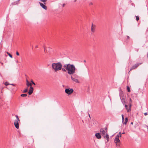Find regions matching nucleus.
<instances>
[{
    "label": "nucleus",
    "mask_w": 148,
    "mask_h": 148,
    "mask_svg": "<svg viewBox=\"0 0 148 148\" xmlns=\"http://www.w3.org/2000/svg\"><path fill=\"white\" fill-rule=\"evenodd\" d=\"M16 119L14 121V124L16 128L17 129H18L19 127L18 122L19 121V119L17 115H16Z\"/></svg>",
    "instance_id": "4"
},
{
    "label": "nucleus",
    "mask_w": 148,
    "mask_h": 148,
    "mask_svg": "<svg viewBox=\"0 0 148 148\" xmlns=\"http://www.w3.org/2000/svg\"><path fill=\"white\" fill-rule=\"evenodd\" d=\"M7 53L8 55V56L11 58H12V56L10 53L8 52H7Z\"/></svg>",
    "instance_id": "18"
},
{
    "label": "nucleus",
    "mask_w": 148,
    "mask_h": 148,
    "mask_svg": "<svg viewBox=\"0 0 148 148\" xmlns=\"http://www.w3.org/2000/svg\"><path fill=\"white\" fill-rule=\"evenodd\" d=\"M127 38L128 39H129L130 38V37L129 36H127Z\"/></svg>",
    "instance_id": "33"
},
{
    "label": "nucleus",
    "mask_w": 148,
    "mask_h": 148,
    "mask_svg": "<svg viewBox=\"0 0 148 148\" xmlns=\"http://www.w3.org/2000/svg\"><path fill=\"white\" fill-rule=\"evenodd\" d=\"M31 82L32 83H31L32 84H33L34 85H35V84L33 82V81H31Z\"/></svg>",
    "instance_id": "26"
},
{
    "label": "nucleus",
    "mask_w": 148,
    "mask_h": 148,
    "mask_svg": "<svg viewBox=\"0 0 148 148\" xmlns=\"http://www.w3.org/2000/svg\"><path fill=\"white\" fill-rule=\"evenodd\" d=\"M107 131H105L103 129H101L100 130V132L101 134L103 136L105 139H106L107 141L106 143H107L109 141V136L107 133Z\"/></svg>",
    "instance_id": "3"
},
{
    "label": "nucleus",
    "mask_w": 148,
    "mask_h": 148,
    "mask_svg": "<svg viewBox=\"0 0 148 148\" xmlns=\"http://www.w3.org/2000/svg\"><path fill=\"white\" fill-rule=\"evenodd\" d=\"M27 96V95L26 94H22L21 95V96L22 97H26Z\"/></svg>",
    "instance_id": "19"
},
{
    "label": "nucleus",
    "mask_w": 148,
    "mask_h": 148,
    "mask_svg": "<svg viewBox=\"0 0 148 148\" xmlns=\"http://www.w3.org/2000/svg\"><path fill=\"white\" fill-rule=\"evenodd\" d=\"M133 124V123L132 122L131 123V124Z\"/></svg>",
    "instance_id": "40"
},
{
    "label": "nucleus",
    "mask_w": 148,
    "mask_h": 148,
    "mask_svg": "<svg viewBox=\"0 0 148 148\" xmlns=\"http://www.w3.org/2000/svg\"><path fill=\"white\" fill-rule=\"evenodd\" d=\"M16 55L17 56H19V54L18 51H16Z\"/></svg>",
    "instance_id": "28"
},
{
    "label": "nucleus",
    "mask_w": 148,
    "mask_h": 148,
    "mask_svg": "<svg viewBox=\"0 0 148 148\" xmlns=\"http://www.w3.org/2000/svg\"><path fill=\"white\" fill-rule=\"evenodd\" d=\"M15 62L16 63H18V61L17 60H15Z\"/></svg>",
    "instance_id": "32"
},
{
    "label": "nucleus",
    "mask_w": 148,
    "mask_h": 148,
    "mask_svg": "<svg viewBox=\"0 0 148 148\" xmlns=\"http://www.w3.org/2000/svg\"><path fill=\"white\" fill-rule=\"evenodd\" d=\"M28 89L27 88H26L24 90L23 92V93H25L27 92V91Z\"/></svg>",
    "instance_id": "21"
},
{
    "label": "nucleus",
    "mask_w": 148,
    "mask_h": 148,
    "mask_svg": "<svg viewBox=\"0 0 148 148\" xmlns=\"http://www.w3.org/2000/svg\"><path fill=\"white\" fill-rule=\"evenodd\" d=\"M141 64V63H137L133 65L131 68L130 71L136 68Z\"/></svg>",
    "instance_id": "7"
},
{
    "label": "nucleus",
    "mask_w": 148,
    "mask_h": 148,
    "mask_svg": "<svg viewBox=\"0 0 148 148\" xmlns=\"http://www.w3.org/2000/svg\"><path fill=\"white\" fill-rule=\"evenodd\" d=\"M144 114L145 116H146L147 114V112H145V113H144Z\"/></svg>",
    "instance_id": "30"
},
{
    "label": "nucleus",
    "mask_w": 148,
    "mask_h": 148,
    "mask_svg": "<svg viewBox=\"0 0 148 148\" xmlns=\"http://www.w3.org/2000/svg\"><path fill=\"white\" fill-rule=\"evenodd\" d=\"M65 4H64V3L63 4H62V6H63V7H64L65 6Z\"/></svg>",
    "instance_id": "34"
},
{
    "label": "nucleus",
    "mask_w": 148,
    "mask_h": 148,
    "mask_svg": "<svg viewBox=\"0 0 148 148\" xmlns=\"http://www.w3.org/2000/svg\"><path fill=\"white\" fill-rule=\"evenodd\" d=\"M71 79L74 82L76 83H79V82L78 80L77 79L74 78L72 76H71Z\"/></svg>",
    "instance_id": "14"
},
{
    "label": "nucleus",
    "mask_w": 148,
    "mask_h": 148,
    "mask_svg": "<svg viewBox=\"0 0 148 148\" xmlns=\"http://www.w3.org/2000/svg\"><path fill=\"white\" fill-rule=\"evenodd\" d=\"M38 47V46L37 45H36L35 46V48H37Z\"/></svg>",
    "instance_id": "36"
},
{
    "label": "nucleus",
    "mask_w": 148,
    "mask_h": 148,
    "mask_svg": "<svg viewBox=\"0 0 148 148\" xmlns=\"http://www.w3.org/2000/svg\"><path fill=\"white\" fill-rule=\"evenodd\" d=\"M95 28L96 25H93V23H92L91 28V31L92 32L94 33L95 32Z\"/></svg>",
    "instance_id": "8"
},
{
    "label": "nucleus",
    "mask_w": 148,
    "mask_h": 148,
    "mask_svg": "<svg viewBox=\"0 0 148 148\" xmlns=\"http://www.w3.org/2000/svg\"><path fill=\"white\" fill-rule=\"evenodd\" d=\"M125 106L127 110V112H129L131 110L130 107H129L126 104L125 105Z\"/></svg>",
    "instance_id": "13"
},
{
    "label": "nucleus",
    "mask_w": 148,
    "mask_h": 148,
    "mask_svg": "<svg viewBox=\"0 0 148 148\" xmlns=\"http://www.w3.org/2000/svg\"><path fill=\"white\" fill-rule=\"evenodd\" d=\"M89 5H93V3L92 2H90L89 3Z\"/></svg>",
    "instance_id": "27"
},
{
    "label": "nucleus",
    "mask_w": 148,
    "mask_h": 148,
    "mask_svg": "<svg viewBox=\"0 0 148 148\" xmlns=\"http://www.w3.org/2000/svg\"><path fill=\"white\" fill-rule=\"evenodd\" d=\"M136 20L137 21H138V20H139V17L138 16H136Z\"/></svg>",
    "instance_id": "23"
},
{
    "label": "nucleus",
    "mask_w": 148,
    "mask_h": 148,
    "mask_svg": "<svg viewBox=\"0 0 148 148\" xmlns=\"http://www.w3.org/2000/svg\"><path fill=\"white\" fill-rule=\"evenodd\" d=\"M10 84H8V82H6L5 84V86H8L9 85H10Z\"/></svg>",
    "instance_id": "24"
},
{
    "label": "nucleus",
    "mask_w": 148,
    "mask_h": 148,
    "mask_svg": "<svg viewBox=\"0 0 148 148\" xmlns=\"http://www.w3.org/2000/svg\"><path fill=\"white\" fill-rule=\"evenodd\" d=\"M95 136L98 139H100L101 138V136L100 133H97L95 134Z\"/></svg>",
    "instance_id": "12"
},
{
    "label": "nucleus",
    "mask_w": 148,
    "mask_h": 148,
    "mask_svg": "<svg viewBox=\"0 0 148 148\" xmlns=\"http://www.w3.org/2000/svg\"><path fill=\"white\" fill-rule=\"evenodd\" d=\"M17 3V2H15L14 3V5H16Z\"/></svg>",
    "instance_id": "31"
},
{
    "label": "nucleus",
    "mask_w": 148,
    "mask_h": 148,
    "mask_svg": "<svg viewBox=\"0 0 148 148\" xmlns=\"http://www.w3.org/2000/svg\"><path fill=\"white\" fill-rule=\"evenodd\" d=\"M33 91V88L32 86H30V89L29 91L28 92V93L29 95L32 94Z\"/></svg>",
    "instance_id": "11"
},
{
    "label": "nucleus",
    "mask_w": 148,
    "mask_h": 148,
    "mask_svg": "<svg viewBox=\"0 0 148 148\" xmlns=\"http://www.w3.org/2000/svg\"><path fill=\"white\" fill-rule=\"evenodd\" d=\"M119 134L120 135V137H121V132H119Z\"/></svg>",
    "instance_id": "29"
},
{
    "label": "nucleus",
    "mask_w": 148,
    "mask_h": 148,
    "mask_svg": "<svg viewBox=\"0 0 148 148\" xmlns=\"http://www.w3.org/2000/svg\"><path fill=\"white\" fill-rule=\"evenodd\" d=\"M39 3L40 4V6L44 9L45 10H46L47 9V7L45 5L43 4L42 3H41L40 2H39Z\"/></svg>",
    "instance_id": "10"
},
{
    "label": "nucleus",
    "mask_w": 148,
    "mask_h": 148,
    "mask_svg": "<svg viewBox=\"0 0 148 148\" xmlns=\"http://www.w3.org/2000/svg\"><path fill=\"white\" fill-rule=\"evenodd\" d=\"M64 68H63L62 71L66 72L67 71L68 73L70 75H73L75 72L76 68L75 66L73 64H65L63 66Z\"/></svg>",
    "instance_id": "1"
},
{
    "label": "nucleus",
    "mask_w": 148,
    "mask_h": 148,
    "mask_svg": "<svg viewBox=\"0 0 148 148\" xmlns=\"http://www.w3.org/2000/svg\"><path fill=\"white\" fill-rule=\"evenodd\" d=\"M73 91V90L72 89L66 88L65 89V92L68 94H71Z\"/></svg>",
    "instance_id": "5"
},
{
    "label": "nucleus",
    "mask_w": 148,
    "mask_h": 148,
    "mask_svg": "<svg viewBox=\"0 0 148 148\" xmlns=\"http://www.w3.org/2000/svg\"><path fill=\"white\" fill-rule=\"evenodd\" d=\"M10 85H13L14 86H15V85L13 84H10Z\"/></svg>",
    "instance_id": "35"
},
{
    "label": "nucleus",
    "mask_w": 148,
    "mask_h": 148,
    "mask_svg": "<svg viewBox=\"0 0 148 148\" xmlns=\"http://www.w3.org/2000/svg\"><path fill=\"white\" fill-rule=\"evenodd\" d=\"M76 1H77V0H74V2H76Z\"/></svg>",
    "instance_id": "41"
},
{
    "label": "nucleus",
    "mask_w": 148,
    "mask_h": 148,
    "mask_svg": "<svg viewBox=\"0 0 148 148\" xmlns=\"http://www.w3.org/2000/svg\"><path fill=\"white\" fill-rule=\"evenodd\" d=\"M26 85L28 87L29 86H32V84L31 83H30L27 79L26 80Z\"/></svg>",
    "instance_id": "15"
},
{
    "label": "nucleus",
    "mask_w": 148,
    "mask_h": 148,
    "mask_svg": "<svg viewBox=\"0 0 148 148\" xmlns=\"http://www.w3.org/2000/svg\"><path fill=\"white\" fill-rule=\"evenodd\" d=\"M125 134V132H124L122 133V134Z\"/></svg>",
    "instance_id": "42"
},
{
    "label": "nucleus",
    "mask_w": 148,
    "mask_h": 148,
    "mask_svg": "<svg viewBox=\"0 0 148 148\" xmlns=\"http://www.w3.org/2000/svg\"><path fill=\"white\" fill-rule=\"evenodd\" d=\"M125 121L123 123V124H124L125 125H126L127 124V122L128 121V119L127 117H126L125 118Z\"/></svg>",
    "instance_id": "16"
},
{
    "label": "nucleus",
    "mask_w": 148,
    "mask_h": 148,
    "mask_svg": "<svg viewBox=\"0 0 148 148\" xmlns=\"http://www.w3.org/2000/svg\"><path fill=\"white\" fill-rule=\"evenodd\" d=\"M0 63L2 65H3V63L2 62H0Z\"/></svg>",
    "instance_id": "39"
},
{
    "label": "nucleus",
    "mask_w": 148,
    "mask_h": 148,
    "mask_svg": "<svg viewBox=\"0 0 148 148\" xmlns=\"http://www.w3.org/2000/svg\"><path fill=\"white\" fill-rule=\"evenodd\" d=\"M47 0H40V1H41L43 2H44V4H45V2L47 1Z\"/></svg>",
    "instance_id": "22"
},
{
    "label": "nucleus",
    "mask_w": 148,
    "mask_h": 148,
    "mask_svg": "<svg viewBox=\"0 0 148 148\" xmlns=\"http://www.w3.org/2000/svg\"><path fill=\"white\" fill-rule=\"evenodd\" d=\"M114 142L116 144L117 146H120V141L119 138H115L114 140Z\"/></svg>",
    "instance_id": "6"
},
{
    "label": "nucleus",
    "mask_w": 148,
    "mask_h": 148,
    "mask_svg": "<svg viewBox=\"0 0 148 148\" xmlns=\"http://www.w3.org/2000/svg\"><path fill=\"white\" fill-rule=\"evenodd\" d=\"M119 137H120V135H119V134L118 135H117L116 136V137L115 138H119Z\"/></svg>",
    "instance_id": "25"
},
{
    "label": "nucleus",
    "mask_w": 148,
    "mask_h": 148,
    "mask_svg": "<svg viewBox=\"0 0 148 148\" xmlns=\"http://www.w3.org/2000/svg\"><path fill=\"white\" fill-rule=\"evenodd\" d=\"M121 116H122V122L123 123V122H124V116L123 114H122Z\"/></svg>",
    "instance_id": "20"
},
{
    "label": "nucleus",
    "mask_w": 148,
    "mask_h": 148,
    "mask_svg": "<svg viewBox=\"0 0 148 148\" xmlns=\"http://www.w3.org/2000/svg\"><path fill=\"white\" fill-rule=\"evenodd\" d=\"M123 93L122 92H121L120 93L119 95H120V99H121V101L123 103V104L124 103H125V99L124 98H122V96L123 95Z\"/></svg>",
    "instance_id": "9"
},
{
    "label": "nucleus",
    "mask_w": 148,
    "mask_h": 148,
    "mask_svg": "<svg viewBox=\"0 0 148 148\" xmlns=\"http://www.w3.org/2000/svg\"><path fill=\"white\" fill-rule=\"evenodd\" d=\"M127 91L128 92H130V88L128 86H127Z\"/></svg>",
    "instance_id": "17"
},
{
    "label": "nucleus",
    "mask_w": 148,
    "mask_h": 148,
    "mask_svg": "<svg viewBox=\"0 0 148 148\" xmlns=\"http://www.w3.org/2000/svg\"><path fill=\"white\" fill-rule=\"evenodd\" d=\"M44 49L45 51V50H46V49H45V47L44 46Z\"/></svg>",
    "instance_id": "37"
},
{
    "label": "nucleus",
    "mask_w": 148,
    "mask_h": 148,
    "mask_svg": "<svg viewBox=\"0 0 148 148\" xmlns=\"http://www.w3.org/2000/svg\"><path fill=\"white\" fill-rule=\"evenodd\" d=\"M62 65L60 62L57 63H53L51 65V67L52 69L55 72H56L62 70Z\"/></svg>",
    "instance_id": "2"
},
{
    "label": "nucleus",
    "mask_w": 148,
    "mask_h": 148,
    "mask_svg": "<svg viewBox=\"0 0 148 148\" xmlns=\"http://www.w3.org/2000/svg\"><path fill=\"white\" fill-rule=\"evenodd\" d=\"M104 129H105V130H106V131L107 130V128L106 127H105V128H104Z\"/></svg>",
    "instance_id": "38"
},
{
    "label": "nucleus",
    "mask_w": 148,
    "mask_h": 148,
    "mask_svg": "<svg viewBox=\"0 0 148 148\" xmlns=\"http://www.w3.org/2000/svg\"><path fill=\"white\" fill-rule=\"evenodd\" d=\"M84 62H86V61L85 60H84Z\"/></svg>",
    "instance_id": "43"
}]
</instances>
